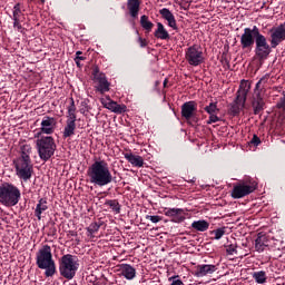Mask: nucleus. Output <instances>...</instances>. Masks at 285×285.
Masks as SVG:
<instances>
[{
    "label": "nucleus",
    "mask_w": 285,
    "mask_h": 285,
    "mask_svg": "<svg viewBox=\"0 0 285 285\" xmlns=\"http://www.w3.org/2000/svg\"><path fill=\"white\" fill-rule=\"evenodd\" d=\"M87 177H89L90 184L99 186V188L112 184V173H110V167L106 160H96L89 166Z\"/></svg>",
    "instance_id": "nucleus-1"
},
{
    "label": "nucleus",
    "mask_w": 285,
    "mask_h": 285,
    "mask_svg": "<svg viewBox=\"0 0 285 285\" xmlns=\"http://www.w3.org/2000/svg\"><path fill=\"white\" fill-rule=\"evenodd\" d=\"M36 264L38 268L45 271L46 277H52L57 273V265L52 258V247L43 245L36 254Z\"/></svg>",
    "instance_id": "nucleus-2"
},
{
    "label": "nucleus",
    "mask_w": 285,
    "mask_h": 285,
    "mask_svg": "<svg viewBox=\"0 0 285 285\" xmlns=\"http://www.w3.org/2000/svg\"><path fill=\"white\" fill-rule=\"evenodd\" d=\"M21 199V190L19 187L14 186L12 183H2L0 185V204L7 206V208H12L17 206Z\"/></svg>",
    "instance_id": "nucleus-3"
},
{
    "label": "nucleus",
    "mask_w": 285,
    "mask_h": 285,
    "mask_svg": "<svg viewBox=\"0 0 285 285\" xmlns=\"http://www.w3.org/2000/svg\"><path fill=\"white\" fill-rule=\"evenodd\" d=\"M77 271H79V259L77 256L66 254L60 258L59 272L61 277H65V279H75Z\"/></svg>",
    "instance_id": "nucleus-4"
},
{
    "label": "nucleus",
    "mask_w": 285,
    "mask_h": 285,
    "mask_svg": "<svg viewBox=\"0 0 285 285\" xmlns=\"http://www.w3.org/2000/svg\"><path fill=\"white\" fill-rule=\"evenodd\" d=\"M269 79L271 76L265 75L258 80L255 86L254 95L252 97V108L254 110V115H259V112L264 110V106L266 104L264 102V98L262 97V90L266 88V83H268Z\"/></svg>",
    "instance_id": "nucleus-5"
},
{
    "label": "nucleus",
    "mask_w": 285,
    "mask_h": 285,
    "mask_svg": "<svg viewBox=\"0 0 285 285\" xmlns=\"http://www.w3.org/2000/svg\"><path fill=\"white\" fill-rule=\"evenodd\" d=\"M38 155L42 161H48L55 155V150H57V144L55 142V138L51 136H45L37 140L36 142Z\"/></svg>",
    "instance_id": "nucleus-6"
},
{
    "label": "nucleus",
    "mask_w": 285,
    "mask_h": 285,
    "mask_svg": "<svg viewBox=\"0 0 285 285\" xmlns=\"http://www.w3.org/2000/svg\"><path fill=\"white\" fill-rule=\"evenodd\" d=\"M77 130V106H75V99L70 98V105L67 108V121L62 132V137L68 139L72 137Z\"/></svg>",
    "instance_id": "nucleus-7"
},
{
    "label": "nucleus",
    "mask_w": 285,
    "mask_h": 285,
    "mask_svg": "<svg viewBox=\"0 0 285 285\" xmlns=\"http://www.w3.org/2000/svg\"><path fill=\"white\" fill-rule=\"evenodd\" d=\"M16 174L19 179L22 181H30L35 173V167L32 160H26L24 158H17L13 160Z\"/></svg>",
    "instance_id": "nucleus-8"
},
{
    "label": "nucleus",
    "mask_w": 285,
    "mask_h": 285,
    "mask_svg": "<svg viewBox=\"0 0 285 285\" xmlns=\"http://www.w3.org/2000/svg\"><path fill=\"white\" fill-rule=\"evenodd\" d=\"M261 35L262 32L257 26H253V28H245L240 36L242 50H253V46H255L257 38H259Z\"/></svg>",
    "instance_id": "nucleus-9"
},
{
    "label": "nucleus",
    "mask_w": 285,
    "mask_h": 285,
    "mask_svg": "<svg viewBox=\"0 0 285 285\" xmlns=\"http://www.w3.org/2000/svg\"><path fill=\"white\" fill-rule=\"evenodd\" d=\"M255 57L259 61H266L268 57H271V52H273V45H268V39L266 36L262 35L256 38L255 42Z\"/></svg>",
    "instance_id": "nucleus-10"
},
{
    "label": "nucleus",
    "mask_w": 285,
    "mask_h": 285,
    "mask_svg": "<svg viewBox=\"0 0 285 285\" xmlns=\"http://www.w3.org/2000/svg\"><path fill=\"white\" fill-rule=\"evenodd\" d=\"M185 59L189 66L197 68L205 61L204 50L199 45H193L185 50Z\"/></svg>",
    "instance_id": "nucleus-11"
},
{
    "label": "nucleus",
    "mask_w": 285,
    "mask_h": 285,
    "mask_svg": "<svg viewBox=\"0 0 285 285\" xmlns=\"http://www.w3.org/2000/svg\"><path fill=\"white\" fill-rule=\"evenodd\" d=\"M91 75L92 81L94 83H96L97 92H100V95H105V92L110 91V82L108 81V78H106V73L99 70V67H94Z\"/></svg>",
    "instance_id": "nucleus-12"
},
{
    "label": "nucleus",
    "mask_w": 285,
    "mask_h": 285,
    "mask_svg": "<svg viewBox=\"0 0 285 285\" xmlns=\"http://www.w3.org/2000/svg\"><path fill=\"white\" fill-rule=\"evenodd\" d=\"M250 193H255L254 185H248L246 183H239L234 186V188L232 190V197H233V199H242L243 197L250 195Z\"/></svg>",
    "instance_id": "nucleus-13"
},
{
    "label": "nucleus",
    "mask_w": 285,
    "mask_h": 285,
    "mask_svg": "<svg viewBox=\"0 0 285 285\" xmlns=\"http://www.w3.org/2000/svg\"><path fill=\"white\" fill-rule=\"evenodd\" d=\"M272 48H277L282 41H285V24H279L269 30Z\"/></svg>",
    "instance_id": "nucleus-14"
},
{
    "label": "nucleus",
    "mask_w": 285,
    "mask_h": 285,
    "mask_svg": "<svg viewBox=\"0 0 285 285\" xmlns=\"http://www.w3.org/2000/svg\"><path fill=\"white\" fill-rule=\"evenodd\" d=\"M57 128V120L50 116H45L40 124V132L42 135H52Z\"/></svg>",
    "instance_id": "nucleus-15"
},
{
    "label": "nucleus",
    "mask_w": 285,
    "mask_h": 285,
    "mask_svg": "<svg viewBox=\"0 0 285 285\" xmlns=\"http://www.w3.org/2000/svg\"><path fill=\"white\" fill-rule=\"evenodd\" d=\"M195 112H197V102L187 101L181 106V117L186 119V121H190L193 117H195Z\"/></svg>",
    "instance_id": "nucleus-16"
},
{
    "label": "nucleus",
    "mask_w": 285,
    "mask_h": 285,
    "mask_svg": "<svg viewBox=\"0 0 285 285\" xmlns=\"http://www.w3.org/2000/svg\"><path fill=\"white\" fill-rule=\"evenodd\" d=\"M117 273L125 277V279H135L137 277V269L130 264H120L117 266Z\"/></svg>",
    "instance_id": "nucleus-17"
},
{
    "label": "nucleus",
    "mask_w": 285,
    "mask_h": 285,
    "mask_svg": "<svg viewBox=\"0 0 285 285\" xmlns=\"http://www.w3.org/2000/svg\"><path fill=\"white\" fill-rule=\"evenodd\" d=\"M159 14L167 21L169 28L173 30H179V27H177V20L175 19V14H173L171 11H169L168 8H163L159 10Z\"/></svg>",
    "instance_id": "nucleus-18"
},
{
    "label": "nucleus",
    "mask_w": 285,
    "mask_h": 285,
    "mask_svg": "<svg viewBox=\"0 0 285 285\" xmlns=\"http://www.w3.org/2000/svg\"><path fill=\"white\" fill-rule=\"evenodd\" d=\"M101 104L104 108H107V110H110L111 112H116L118 115H121V112H126V105H119L110 99H108V101L101 99Z\"/></svg>",
    "instance_id": "nucleus-19"
},
{
    "label": "nucleus",
    "mask_w": 285,
    "mask_h": 285,
    "mask_svg": "<svg viewBox=\"0 0 285 285\" xmlns=\"http://www.w3.org/2000/svg\"><path fill=\"white\" fill-rule=\"evenodd\" d=\"M244 106H246V98H239V96L236 95V98L229 108L230 115H233V117H237V115L242 112Z\"/></svg>",
    "instance_id": "nucleus-20"
},
{
    "label": "nucleus",
    "mask_w": 285,
    "mask_h": 285,
    "mask_svg": "<svg viewBox=\"0 0 285 285\" xmlns=\"http://www.w3.org/2000/svg\"><path fill=\"white\" fill-rule=\"evenodd\" d=\"M217 271L215 265H197L194 273L195 277H206V275H213Z\"/></svg>",
    "instance_id": "nucleus-21"
},
{
    "label": "nucleus",
    "mask_w": 285,
    "mask_h": 285,
    "mask_svg": "<svg viewBox=\"0 0 285 285\" xmlns=\"http://www.w3.org/2000/svg\"><path fill=\"white\" fill-rule=\"evenodd\" d=\"M141 7L140 0H127V10L131 19H137L139 17V9Z\"/></svg>",
    "instance_id": "nucleus-22"
},
{
    "label": "nucleus",
    "mask_w": 285,
    "mask_h": 285,
    "mask_svg": "<svg viewBox=\"0 0 285 285\" xmlns=\"http://www.w3.org/2000/svg\"><path fill=\"white\" fill-rule=\"evenodd\" d=\"M125 159H127V161L136 168H144V158L141 156L134 155L132 153H127L125 154Z\"/></svg>",
    "instance_id": "nucleus-23"
},
{
    "label": "nucleus",
    "mask_w": 285,
    "mask_h": 285,
    "mask_svg": "<svg viewBox=\"0 0 285 285\" xmlns=\"http://www.w3.org/2000/svg\"><path fill=\"white\" fill-rule=\"evenodd\" d=\"M156 39H161L163 41H168L170 39V33L166 30V27L161 22L157 23V29L154 32Z\"/></svg>",
    "instance_id": "nucleus-24"
},
{
    "label": "nucleus",
    "mask_w": 285,
    "mask_h": 285,
    "mask_svg": "<svg viewBox=\"0 0 285 285\" xmlns=\"http://www.w3.org/2000/svg\"><path fill=\"white\" fill-rule=\"evenodd\" d=\"M248 92H250V82L248 80H242L240 86L236 95L240 99H247Z\"/></svg>",
    "instance_id": "nucleus-25"
},
{
    "label": "nucleus",
    "mask_w": 285,
    "mask_h": 285,
    "mask_svg": "<svg viewBox=\"0 0 285 285\" xmlns=\"http://www.w3.org/2000/svg\"><path fill=\"white\" fill-rule=\"evenodd\" d=\"M47 209H48V200H46V198H40L35 209L36 217L39 220H41V215L46 213Z\"/></svg>",
    "instance_id": "nucleus-26"
},
{
    "label": "nucleus",
    "mask_w": 285,
    "mask_h": 285,
    "mask_svg": "<svg viewBox=\"0 0 285 285\" xmlns=\"http://www.w3.org/2000/svg\"><path fill=\"white\" fill-rule=\"evenodd\" d=\"M191 228H194V230H197L198 233H206V230L210 228V223L205 219L195 220L191 223Z\"/></svg>",
    "instance_id": "nucleus-27"
},
{
    "label": "nucleus",
    "mask_w": 285,
    "mask_h": 285,
    "mask_svg": "<svg viewBox=\"0 0 285 285\" xmlns=\"http://www.w3.org/2000/svg\"><path fill=\"white\" fill-rule=\"evenodd\" d=\"M266 242H268L266 235L258 234L255 240V249L257 250V253H264V249L266 248V246H268Z\"/></svg>",
    "instance_id": "nucleus-28"
},
{
    "label": "nucleus",
    "mask_w": 285,
    "mask_h": 285,
    "mask_svg": "<svg viewBox=\"0 0 285 285\" xmlns=\"http://www.w3.org/2000/svg\"><path fill=\"white\" fill-rule=\"evenodd\" d=\"M140 26L146 32H153V28H155V23H153L146 14L140 17Z\"/></svg>",
    "instance_id": "nucleus-29"
},
{
    "label": "nucleus",
    "mask_w": 285,
    "mask_h": 285,
    "mask_svg": "<svg viewBox=\"0 0 285 285\" xmlns=\"http://www.w3.org/2000/svg\"><path fill=\"white\" fill-rule=\"evenodd\" d=\"M104 226V222H94L87 227L88 237H95V233H99V228Z\"/></svg>",
    "instance_id": "nucleus-30"
},
{
    "label": "nucleus",
    "mask_w": 285,
    "mask_h": 285,
    "mask_svg": "<svg viewBox=\"0 0 285 285\" xmlns=\"http://www.w3.org/2000/svg\"><path fill=\"white\" fill-rule=\"evenodd\" d=\"M166 217H181V215H186V210L183 208H165Z\"/></svg>",
    "instance_id": "nucleus-31"
},
{
    "label": "nucleus",
    "mask_w": 285,
    "mask_h": 285,
    "mask_svg": "<svg viewBox=\"0 0 285 285\" xmlns=\"http://www.w3.org/2000/svg\"><path fill=\"white\" fill-rule=\"evenodd\" d=\"M105 206H109V208H111V210L116 213V215H119V213H121V205L117 199L106 200Z\"/></svg>",
    "instance_id": "nucleus-32"
},
{
    "label": "nucleus",
    "mask_w": 285,
    "mask_h": 285,
    "mask_svg": "<svg viewBox=\"0 0 285 285\" xmlns=\"http://www.w3.org/2000/svg\"><path fill=\"white\" fill-rule=\"evenodd\" d=\"M32 153V147L30 145H23L21 147V155L18 157V159H26V160H31L30 155Z\"/></svg>",
    "instance_id": "nucleus-33"
},
{
    "label": "nucleus",
    "mask_w": 285,
    "mask_h": 285,
    "mask_svg": "<svg viewBox=\"0 0 285 285\" xmlns=\"http://www.w3.org/2000/svg\"><path fill=\"white\" fill-rule=\"evenodd\" d=\"M256 284H266V272L259 271L253 274Z\"/></svg>",
    "instance_id": "nucleus-34"
},
{
    "label": "nucleus",
    "mask_w": 285,
    "mask_h": 285,
    "mask_svg": "<svg viewBox=\"0 0 285 285\" xmlns=\"http://www.w3.org/2000/svg\"><path fill=\"white\" fill-rule=\"evenodd\" d=\"M205 112H207V115H217V112H219V108H217V102H210L208 106H206Z\"/></svg>",
    "instance_id": "nucleus-35"
},
{
    "label": "nucleus",
    "mask_w": 285,
    "mask_h": 285,
    "mask_svg": "<svg viewBox=\"0 0 285 285\" xmlns=\"http://www.w3.org/2000/svg\"><path fill=\"white\" fill-rule=\"evenodd\" d=\"M213 234L215 235L214 239L219 240L224 237V235H226V228L225 227L217 228L216 230L213 232Z\"/></svg>",
    "instance_id": "nucleus-36"
},
{
    "label": "nucleus",
    "mask_w": 285,
    "mask_h": 285,
    "mask_svg": "<svg viewBox=\"0 0 285 285\" xmlns=\"http://www.w3.org/2000/svg\"><path fill=\"white\" fill-rule=\"evenodd\" d=\"M227 255H237V246L235 244H230L226 246Z\"/></svg>",
    "instance_id": "nucleus-37"
},
{
    "label": "nucleus",
    "mask_w": 285,
    "mask_h": 285,
    "mask_svg": "<svg viewBox=\"0 0 285 285\" xmlns=\"http://www.w3.org/2000/svg\"><path fill=\"white\" fill-rule=\"evenodd\" d=\"M21 18V7L19 3H17L14 7H13V17L12 19H20Z\"/></svg>",
    "instance_id": "nucleus-38"
},
{
    "label": "nucleus",
    "mask_w": 285,
    "mask_h": 285,
    "mask_svg": "<svg viewBox=\"0 0 285 285\" xmlns=\"http://www.w3.org/2000/svg\"><path fill=\"white\" fill-rule=\"evenodd\" d=\"M217 121H222V118H219L217 114H209V119L207 120V124H217Z\"/></svg>",
    "instance_id": "nucleus-39"
},
{
    "label": "nucleus",
    "mask_w": 285,
    "mask_h": 285,
    "mask_svg": "<svg viewBox=\"0 0 285 285\" xmlns=\"http://www.w3.org/2000/svg\"><path fill=\"white\" fill-rule=\"evenodd\" d=\"M146 219H149V222L151 224H159V222H161V216H150V215H147L146 216Z\"/></svg>",
    "instance_id": "nucleus-40"
},
{
    "label": "nucleus",
    "mask_w": 285,
    "mask_h": 285,
    "mask_svg": "<svg viewBox=\"0 0 285 285\" xmlns=\"http://www.w3.org/2000/svg\"><path fill=\"white\" fill-rule=\"evenodd\" d=\"M276 108H278V110H283V112H285V94L277 102Z\"/></svg>",
    "instance_id": "nucleus-41"
},
{
    "label": "nucleus",
    "mask_w": 285,
    "mask_h": 285,
    "mask_svg": "<svg viewBox=\"0 0 285 285\" xmlns=\"http://www.w3.org/2000/svg\"><path fill=\"white\" fill-rule=\"evenodd\" d=\"M250 144L253 146H259V144H262V139H259L257 135H254L252 140H250Z\"/></svg>",
    "instance_id": "nucleus-42"
},
{
    "label": "nucleus",
    "mask_w": 285,
    "mask_h": 285,
    "mask_svg": "<svg viewBox=\"0 0 285 285\" xmlns=\"http://www.w3.org/2000/svg\"><path fill=\"white\" fill-rule=\"evenodd\" d=\"M138 43H139L140 48H146V46H148V40H146L141 37H138Z\"/></svg>",
    "instance_id": "nucleus-43"
},
{
    "label": "nucleus",
    "mask_w": 285,
    "mask_h": 285,
    "mask_svg": "<svg viewBox=\"0 0 285 285\" xmlns=\"http://www.w3.org/2000/svg\"><path fill=\"white\" fill-rule=\"evenodd\" d=\"M13 28H17V30H21V21L20 19H13Z\"/></svg>",
    "instance_id": "nucleus-44"
},
{
    "label": "nucleus",
    "mask_w": 285,
    "mask_h": 285,
    "mask_svg": "<svg viewBox=\"0 0 285 285\" xmlns=\"http://www.w3.org/2000/svg\"><path fill=\"white\" fill-rule=\"evenodd\" d=\"M81 55H83V52L77 51L76 52V59H78V61H86V57H83Z\"/></svg>",
    "instance_id": "nucleus-45"
},
{
    "label": "nucleus",
    "mask_w": 285,
    "mask_h": 285,
    "mask_svg": "<svg viewBox=\"0 0 285 285\" xmlns=\"http://www.w3.org/2000/svg\"><path fill=\"white\" fill-rule=\"evenodd\" d=\"M177 277H179V276H175L173 279V282H171V284L170 285H184V282H181V279H177Z\"/></svg>",
    "instance_id": "nucleus-46"
},
{
    "label": "nucleus",
    "mask_w": 285,
    "mask_h": 285,
    "mask_svg": "<svg viewBox=\"0 0 285 285\" xmlns=\"http://www.w3.org/2000/svg\"><path fill=\"white\" fill-rule=\"evenodd\" d=\"M75 62L78 66V68H81V60H78L77 58H75Z\"/></svg>",
    "instance_id": "nucleus-47"
},
{
    "label": "nucleus",
    "mask_w": 285,
    "mask_h": 285,
    "mask_svg": "<svg viewBox=\"0 0 285 285\" xmlns=\"http://www.w3.org/2000/svg\"><path fill=\"white\" fill-rule=\"evenodd\" d=\"M184 219H185L184 216H181V217H180V222H184Z\"/></svg>",
    "instance_id": "nucleus-48"
},
{
    "label": "nucleus",
    "mask_w": 285,
    "mask_h": 285,
    "mask_svg": "<svg viewBox=\"0 0 285 285\" xmlns=\"http://www.w3.org/2000/svg\"><path fill=\"white\" fill-rule=\"evenodd\" d=\"M164 86H166V80L164 81Z\"/></svg>",
    "instance_id": "nucleus-49"
}]
</instances>
